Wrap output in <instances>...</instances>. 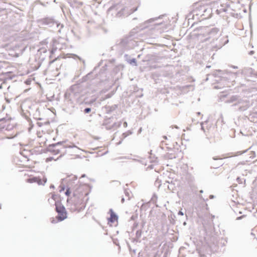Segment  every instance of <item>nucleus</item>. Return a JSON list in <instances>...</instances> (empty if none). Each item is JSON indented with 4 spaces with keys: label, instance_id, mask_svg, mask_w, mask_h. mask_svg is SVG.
<instances>
[{
    "label": "nucleus",
    "instance_id": "obj_9",
    "mask_svg": "<svg viewBox=\"0 0 257 257\" xmlns=\"http://www.w3.org/2000/svg\"><path fill=\"white\" fill-rule=\"evenodd\" d=\"M178 214L181 215H183V213L182 211H179Z\"/></svg>",
    "mask_w": 257,
    "mask_h": 257
},
{
    "label": "nucleus",
    "instance_id": "obj_14",
    "mask_svg": "<svg viewBox=\"0 0 257 257\" xmlns=\"http://www.w3.org/2000/svg\"><path fill=\"white\" fill-rule=\"evenodd\" d=\"M1 208H2V207H1V205H0V209H1Z\"/></svg>",
    "mask_w": 257,
    "mask_h": 257
},
{
    "label": "nucleus",
    "instance_id": "obj_8",
    "mask_svg": "<svg viewBox=\"0 0 257 257\" xmlns=\"http://www.w3.org/2000/svg\"><path fill=\"white\" fill-rule=\"evenodd\" d=\"M56 197H57V196L55 194H54L53 193L52 194L51 198L53 200H55Z\"/></svg>",
    "mask_w": 257,
    "mask_h": 257
},
{
    "label": "nucleus",
    "instance_id": "obj_3",
    "mask_svg": "<svg viewBox=\"0 0 257 257\" xmlns=\"http://www.w3.org/2000/svg\"><path fill=\"white\" fill-rule=\"evenodd\" d=\"M118 217L117 215L112 211H111L110 217L108 219L109 222L111 223H114V222L117 221Z\"/></svg>",
    "mask_w": 257,
    "mask_h": 257
},
{
    "label": "nucleus",
    "instance_id": "obj_7",
    "mask_svg": "<svg viewBox=\"0 0 257 257\" xmlns=\"http://www.w3.org/2000/svg\"><path fill=\"white\" fill-rule=\"evenodd\" d=\"M91 111V109L90 108H86L84 109V112L85 113H89Z\"/></svg>",
    "mask_w": 257,
    "mask_h": 257
},
{
    "label": "nucleus",
    "instance_id": "obj_4",
    "mask_svg": "<svg viewBox=\"0 0 257 257\" xmlns=\"http://www.w3.org/2000/svg\"><path fill=\"white\" fill-rule=\"evenodd\" d=\"M62 147L65 148H67L74 147L75 146L72 143H70V144L64 143V144H63Z\"/></svg>",
    "mask_w": 257,
    "mask_h": 257
},
{
    "label": "nucleus",
    "instance_id": "obj_5",
    "mask_svg": "<svg viewBox=\"0 0 257 257\" xmlns=\"http://www.w3.org/2000/svg\"><path fill=\"white\" fill-rule=\"evenodd\" d=\"M225 2H226V0H218L216 2V3L217 4H220L221 6L225 5L227 4V2L225 3Z\"/></svg>",
    "mask_w": 257,
    "mask_h": 257
},
{
    "label": "nucleus",
    "instance_id": "obj_12",
    "mask_svg": "<svg viewBox=\"0 0 257 257\" xmlns=\"http://www.w3.org/2000/svg\"><path fill=\"white\" fill-rule=\"evenodd\" d=\"M10 73H11V72H6V73H5V75L7 76V75H8V74H10Z\"/></svg>",
    "mask_w": 257,
    "mask_h": 257
},
{
    "label": "nucleus",
    "instance_id": "obj_6",
    "mask_svg": "<svg viewBox=\"0 0 257 257\" xmlns=\"http://www.w3.org/2000/svg\"><path fill=\"white\" fill-rule=\"evenodd\" d=\"M130 63L131 64H134L135 65H137V62L135 59H133L130 60Z\"/></svg>",
    "mask_w": 257,
    "mask_h": 257
},
{
    "label": "nucleus",
    "instance_id": "obj_10",
    "mask_svg": "<svg viewBox=\"0 0 257 257\" xmlns=\"http://www.w3.org/2000/svg\"><path fill=\"white\" fill-rule=\"evenodd\" d=\"M87 194H88V193H87V192H85V193H84V197H83V199L84 198H85V197L87 195Z\"/></svg>",
    "mask_w": 257,
    "mask_h": 257
},
{
    "label": "nucleus",
    "instance_id": "obj_2",
    "mask_svg": "<svg viewBox=\"0 0 257 257\" xmlns=\"http://www.w3.org/2000/svg\"><path fill=\"white\" fill-rule=\"evenodd\" d=\"M26 181L29 183H37L39 185H44L47 181V179L45 177L41 179L40 177H32L26 179Z\"/></svg>",
    "mask_w": 257,
    "mask_h": 257
},
{
    "label": "nucleus",
    "instance_id": "obj_13",
    "mask_svg": "<svg viewBox=\"0 0 257 257\" xmlns=\"http://www.w3.org/2000/svg\"><path fill=\"white\" fill-rule=\"evenodd\" d=\"M58 152H57V153H60V151H59V149H57V150Z\"/></svg>",
    "mask_w": 257,
    "mask_h": 257
},
{
    "label": "nucleus",
    "instance_id": "obj_1",
    "mask_svg": "<svg viewBox=\"0 0 257 257\" xmlns=\"http://www.w3.org/2000/svg\"><path fill=\"white\" fill-rule=\"evenodd\" d=\"M56 210L58 215L57 218L59 221H62L67 218V213L63 206L60 203L56 202Z\"/></svg>",
    "mask_w": 257,
    "mask_h": 257
},
{
    "label": "nucleus",
    "instance_id": "obj_11",
    "mask_svg": "<svg viewBox=\"0 0 257 257\" xmlns=\"http://www.w3.org/2000/svg\"><path fill=\"white\" fill-rule=\"evenodd\" d=\"M83 200H81V204H82V207L84 206V203H83Z\"/></svg>",
    "mask_w": 257,
    "mask_h": 257
}]
</instances>
